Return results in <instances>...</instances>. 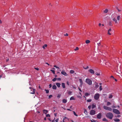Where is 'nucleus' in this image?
Returning a JSON list of instances; mask_svg holds the SVG:
<instances>
[{"label":"nucleus","instance_id":"1","mask_svg":"<svg viewBox=\"0 0 122 122\" xmlns=\"http://www.w3.org/2000/svg\"><path fill=\"white\" fill-rule=\"evenodd\" d=\"M106 115L107 118L110 119H112L113 116V114L112 113L110 112L107 113L106 114Z\"/></svg>","mask_w":122,"mask_h":122},{"label":"nucleus","instance_id":"2","mask_svg":"<svg viewBox=\"0 0 122 122\" xmlns=\"http://www.w3.org/2000/svg\"><path fill=\"white\" fill-rule=\"evenodd\" d=\"M86 82L89 85L92 84V80L89 78H86Z\"/></svg>","mask_w":122,"mask_h":122},{"label":"nucleus","instance_id":"3","mask_svg":"<svg viewBox=\"0 0 122 122\" xmlns=\"http://www.w3.org/2000/svg\"><path fill=\"white\" fill-rule=\"evenodd\" d=\"M103 108L105 110H107L110 111H111L112 110V109L111 107L106 106H104Z\"/></svg>","mask_w":122,"mask_h":122},{"label":"nucleus","instance_id":"4","mask_svg":"<svg viewBox=\"0 0 122 122\" xmlns=\"http://www.w3.org/2000/svg\"><path fill=\"white\" fill-rule=\"evenodd\" d=\"M100 97V94L98 93H96L94 96V98L95 100H98L99 98Z\"/></svg>","mask_w":122,"mask_h":122},{"label":"nucleus","instance_id":"5","mask_svg":"<svg viewBox=\"0 0 122 122\" xmlns=\"http://www.w3.org/2000/svg\"><path fill=\"white\" fill-rule=\"evenodd\" d=\"M113 112L116 114H120L119 111L117 109H113L112 110Z\"/></svg>","mask_w":122,"mask_h":122},{"label":"nucleus","instance_id":"6","mask_svg":"<svg viewBox=\"0 0 122 122\" xmlns=\"http://www.w3.org/2000/svg\"><path fill=\"white\" fill-rule=\"evenodd\" d=\"M61 73L62 74L65 76H67L68 75L67 73L64 70H62L61 72Z\"/></svg>","mask_w":122,"mask_h":122},{"label":"nucleus","instance_id":"7","mask_svg":"<svg viewBox=\"0 0 122 122\" xmlns=\"http://www.w3.org/2000/svg\"><path fill=\"white\" fill-rule=\"evenodd\" d=\"M29 88L31 89V91H32V90H33V91L32 92H31L30 93L31 94H34L35 93V89H34L32 88L31 87H30Z\"/></svg>","mask_w":122,"mask_h":122},{"label":"nucleus","instance_id":"8","mask_svg":"<svg viewBox=\"0 0 122 122\" xmlns=\"http://www.w3.org/2000/svg\"><path fill=\"white\" fill-rule=\"evenodd\" d=\"M102 117L101 113H99L97 115V117L98 119H100Z\"/></svg>","mask_w":122,"mask_h":122},{"label":"nucleus","instance_id":"9","mask_svg":"<svg viewBox=\"0 0 122 122\" xmlns=\"http://www.w3.org/2000/svg\"><path fill=\"white\" fill-rule=\"evenodd\" d=\"M95 113V111L94 110H92L90 112V114L91 115H94Z\"/></svg>","mask_w":122,"mask_h":122},{"label":"nucleus","instance_id":"10","mask_svg":"<svg viewBox=\"0 0 122 122\" xmlns=\"http://www.w3.org/2000/svg\"><path fill=\"white\" fill-rule=\"evenodd\" d=\"M88 71L92 74H94L95 73V72L93 70L91 69H90Z\"/></svg>","mask_w":122,"mask_h":122},{"label":"nucleus","instance_id":"11","mask_svg":"<svg viewBox=\"0 0 122 122\" xmlns=\"http://www.w3.org/2000/svg\"><path fill=\"white\" fill-rule=\"evenodd\" d=\"M79 81L80 82V86L81 87L82 86V84H83V82H82V80L81 79H79Z\"/></svg>","mask_w":122,"mask_h":122},{"label":"nucleus","instance_id":"12","mask_svg":"<svg viewBox=\"0 0 122 122\" xmlns=\"http://www.w3.org/2000/svg\"><path fill=\"white\" fill-rule=\"evenodd\" d=\"M112 31H108L107 34L109 35H112L113 34V33Z\"/></svg>","mask_w":122,"mask_h":122},{"label":"nucleus","instance_id":"13","mask_svg":"<svg viewBox=\"0 0 122 122\" xmlns=\"http://www.w3.org/2000/svg\"><path fill=\"white\" fill-rule=\"evenodd\" d=\"M108 24L110 26H112V21H109L108 23Z\"/></svg>","mask_w":122,"mask_h":122},{"label":"nucleus","instance_id":"14","mask_svg":"<svg viewBox=\"0 0 122 122\" xmlns=\"http://www.w3.org/2000/svg\"><path fill=\"white\" fill-rule=\"evenodd\" d=\"M67 100L66 99H64L62 100V102L64 103H66L67 102Z\"/></svg>","mask_w":122,"mask_h":122},{"label":"nucleus","instance_id":"15","mask_svg":"<svg viewBox=\"0 0 122 122\" xmlns=\"http://www.w3.org/2000/svg\"><path fill=\"white\" fill-rule=\"evenodd\" d=\"M92 109H94L95 107H96V105L95 104H92Z\"/></svg>","mask_w":122,"mask_h":122},{"label":"nucleus","instance_id":"16","mask_svg":"<svg viewBox=\"0 0 122 122\" xmlns=\"http://www.w3.org/2000/svg\"><path fill=\"white\" fill-rule=\"evenodd\" d=\"M114 120L115 122H118L120 121L119 119L117 118L114 119Z\"/></svg>","mask_w":122,"mask_h":122},{"label":"nucleus","instance_id":"17","mask_svg":"<svg viewBox=\"0 0 122 122\" xmlns=\"http://www.w3.org/2000/svg\"><path fill=\"white\" fill-rule=\"evenodd\" d=\"M56 85L58 87H60L61 84L60 83H56Z\"/></svg>","mask_w":122,"mask_h":122},{"label":"nucleus","instance_id":"18","mask_svg":"<svg viewBox=\"0 0 122 122\" xmlns=\"http://www.w3.org/2000/svg\"><path fill=\"white\" fill-rule=\"evenodd\" d=\"M108 10L107 9H106L103 12L104 13H107L108 12Z\"/></svg>","mask_w":122,"mask_h":122},{"label":"nucleus","instance_id":"19","mask_svg":"<svg viewBox=\"0 0 122 122\" xmlns=\"http://www.w3.org/2000/svg\"><path fill=\"white\" fill-rule=\"evenodd\" d=\"M61 86L63 88H65V84L64 83H61Z\"/></svg>","mask_w":122,"mask_h":122},{"label":"nucleus","instance_id":"20","mask_svg":"<svg viewBox=\"0 0 122 122\" xmlns=\"http://www.w3.org/2000/svg\"><path fill=\"white\" fill-rule=\"evenodd\" d=\"M52 88L53 89H56V86L55 85H54L52 86Z\"/></svg>","mask_w":122,"mask_h":122},{"label":"nucleus","instance_id":"21","mask_svg":"<svg viewBox=\"0 0 122 122\" xmlns=\"http://www.w3.org/2000/svg\"><path fill=\"white\" fill-rule=\"evenodd\" d=\"M90 95V93H86L85 94V96L87 97L88 96H89Z\"/></svg>","mask_w":122,"mask_h":122},{"label":"nucleus","instance_id":"22","mask_svg":"<svg viewBox=\"0 0 122 122\" xmlns=\"http://www.w3.org/2000/svg\"><path fill=\"white\" fill-rule=\"evenodd\" d=\"M43 111L44 113L46 114L48 112V111L47 110L44 109L43 110Z\"/></svg>","mask_w":122,"mask_h":122},{"label":"nucleus","instance_id":"23","mask_svg":"<svg viewBox=\"0 0 122 122\" xmlns=\"http://www.w3.org/2000/svg\"><path fill=\"white\" fill-rule=\"evenodd\" d=\"M111 103L110 102H107V106H108L110 105H111Z\"/></svg>","mask_w":122,"mask_h":122},{"label":"nucleus","instance_id":"24","mask_svg":"<svg viewBox=\"0 0 122 122\" xmlns=\"http://www.w3.org/2000/svg\"><path fill=\"white\" fill-rule=\"evenodd\" d=\"M47 45L46 44H45L42 47L44 49H45V47H47Z\"/></svg>","mask_w":122,"mask_h":122},{"label":"nucleus","instance_id":"25","mask_svg":"<svg viewBox=\"0 0 122 122\" xmlns=\"http://www.w3.org/2000/svg\"><path fill=\"white\" fill-rule=\"evenodd\" d=\"M74 72V71L72 70H71L70 71V73L71 74H73Z\"/></svg>","mask_w":122,"mask_h":122},{"label":"nucleus","instance_id":"26","mask_svg":"<svg viewBox=\"0 0 122 122\" xmlns=\"http://www.w3.org/2000/svg\"><path fill=\"white\" fill-rule=\"evenodd\" d=\"M113 21H114L115 22V23H117V19H115V18H114L113 19Z\"/></svg>","mask_w":122,"mask_h":122},{"label":"nucleus","instance_id":"27","mask_svg":"<svg viewBox=\"0 0 122 122\" xmlns=\"http://www.w3.org/2000/svg\"><path fill=\"white\" fill-rule=\"evenodd\" d=\"M90 42V41L89 40H87L86 41V43L87 44L89 43Z\"/></svg>","mask_w":122,"mask_h":122},{"label":"nucleus","instance_id":"28","mask_svg":"<svg viewBox=\"0 0 122 122\" xmlns=\"http://www.w3.org/2000/svg\"><path fill=\"white\" fill-rule=\"evenodd\" d=\"M75 99L74 98V97H71L70 98V100H74Z\"/></svg>","mask_w":122,"mask_h":122},{"label":"nucleus","instance_id":"29","mask_svg":"<svg viewBox=\"0 0 122 122\" xmlns=\"http://www.w3.org/2000/svg\"><path fill=\"white\" fill-rule=\"evenodd\" d=\"M112 97H113L112 95V94H110L109 95V98H112Z\"/></svg>","mask_w":122,"mask_h":122},{"label":"nucleus","instance_id":"30","mask_svg":"<svg viewBox=\"0 0 122 122\" xmlns=\"http://www.w3.org/2000/svg\"><path fill=\"white\" fill-rule=\"evenodd\" d=\"M72 92L71 91H69L68 92V93L70 95H71Z\"/></svg>","mask_w":122,"mask_h":122},{"label":"nucleus","instance_id":"31","mask_svg":"<svg viewBox=\"0 0 122 122\" xmlns=\"http://www.w3.org/2000/svg\"><path fill=\"white\" fill-rule=\"evenodd\" d=\"M120 16L118 15L117 17V20H119L120 19Z\"/></svg>","mask_w":122,"mask_h":122},{"label":"nucleus","instance_id":"32","mask_svg":"<svg viewBox=\"0 0 122 122\" xmlns=\"http://www.w3.org/2000/svg\"><path fill=\"white\" fill-rule=\"evenodd\" d=\"M99 89L100 90V91H101L102 90V86H100L99 87Z\"/></svg>","mask_w":122,"mask_h":122},{"label":"nucleus","instance_id":"33","mask_svg":"<svg viewBox=\"0 0 122 122\" xmlns=\"http://www.w3.org/2000/svg\"><path fill=\"white\" fill-rule=\"evenodd\" d=\"M45 90L46 92V93H49V91L48 90L45 89Z\"/></svg>","mask_w":122,"mask_h":122},{"label":"nucleus","instance_id":"34","mask_svg":"<svg viewBox=\"0 0 122 122\" xmlns=\"http://www.w3.org/2000/svg\"><path fill=\"white\" fill-rule=\"evenodd\" d=\"M51 71L54 74H55V71L54 70H51Z\"/></svg>","mask_w":122,"mask_h":122},{"label":"nucleus","instance_id":"35","mask_svg":"<svg viewBox=\"0 0 122 122\" xmlns=\"http://www.w3.org/2000/svg\"><path fill=\"white\" fill-rule=\"evenodd\" d=\"M92 101V100L91 99H88L87 100V101L88 102H91Z\"/></svg>","mask_w":122,"mask_h":122},{"label":"nucleus","instance_id":"36","mask_svg":"<svg viewBox=\"0 0 122 122\" xmlns=\"http://www.w3.org/2000/svg\"><path fill=\"white\" fill-rule=\"evenodd\" d=\"M103 121H106L107 120L106 119V118H104L103 119Z\"/></svg>","mask_w":122,"mask_h":122},{"label":"nucleus","instance_id":"37","mask_svg":"<svg viewBox=\"0 0 122 122\" xmlns=\"http://www.w3.org/2000/svg\"><path fill=\"white\" fill-rule=\"evenodd\" d=\"M83 68L85 69H88V68H89V67L88 66H86V67H83Z\"/></svg>","mask_w":122,"mask_h":122},{"label":"nucleus","instance_id":"38","mask_svg":"<svg viewBox=\"0 0 122 122\" xmlns=\"http://www.w3.org/2000/svg\"><path fill=\"white\" fill-rule=\"evenodd\" d=\"M73 113H74V115H75V116H77V115L76 114V113L74 111H73Z\"/></svg>","mask_w":122,"mask_h":122},{"label":"nucleus","instance_id":"39","mask_svg":"<svg viewBox=\"0 0 122 122\" xmlns=\"http://www.w3.org/2000/svg\"><path fill=\"white\" fill-rule=\"evenodd\" d=\"M46 117H50V116L49 114H48L46 115Z\"/></svg>","mask_w":122,"mask_h":122},{"label":"nucleus","instance_id":"40","mask_svg":"<svg viewBox=\"0 0 122 122\" xmlns=\"http://www.w3.org/2000/svg\"><path fill=\"white\" fill-rule=\"evenodd\" d=\"M52 97V95H50L49 96V97L48 98L49 99H50L51 97Z\"/></svg>","mask_w":122,"mask_h":122},{"label":"nucleus","instance_id":"41","mask_svg":"<svg viewBox=\"0 0 122 122\" xmlns=\"http://www.w3.org/2000/svg\"><path fill=\"white\" fill-rule=\"evenodd\" d=\"M56 78H55L53 79L52 81H55L56 80Z\"/></svg>","mask_w":122,"mask_h":122},{"label":"nucleus","instance_id":"42","mask_svg":"<svg viewBox=\"0 0 122 122\" xmlns=\"http://www.w3.org/2000/svg\"><path fill=\"white\" fill-rule=\"evenodd\" d=\"M54 67H56V68H57V69H59V67H58L57 66H56V65H54Z\"/></svg>","mask_w":122,"mask_h":122},{"label":"nucleus","instance_id":"43","mask_svg":"<svg viewBox=\"0 0 122 122\" xmlns=\"http://www.w3.org/2000/svg\"><path fill=\"white\" fill-rule=\"evenodd\" d=\"M79 49V48L78 47H76L75 49H74V50L75 51L78 50Z\"/></svg>","mask_w":122,"mask_h":122},{"label":"nucleus","instance_id":"44","mask_svg":"<svg viewBox=\"0 0 122 122\" xmlns=\"http://www.w3.org/2000/svg\"><path fill=\"white\" fill-rule=\"evenodd\" d=\"M91 107H92L91 106L89 105V106H88V109H89L90 110L91 108Z\"/></svg>","mask_w":122,"mask_h":122},{"label":"nucleus","instance_id":"45","mask_svg":"<svg viewBox=\"0 0 122 122\" xmlns=\"http://www.w3.org/2000/svg\"><path fill=\"white\" fill-rule=\"evenodd\" d=\"M95 74L96 75L98 76H99L100 75V74L99 73H98L97 72L95 73Z\"/></svg>","mask_w":122,"mask_h":122},{"label":"nucleus","instance_id":"46","mask_svg":"<svg viewBox=\"0 0 122 122\" xmlns=\"http://www.w3.org/2000/svg\"><path fill=\"white\" fill-rule=\"evenodd\" d=\"M121 116L120 115H118L117 116H116V117H121Z\"/></svg>","mask_w":122,"mask_h":122},{"label":"nucleus","instance_id":"47","mask_svg":"<svg viewBox=\"0 0 122 122\" xmlns=\"http://www.w3.org/2000/svg\"><path fill=\"white\" fill-rule=\"evenodd\" d=\"M64 118H63V122H65L64 121V120L65 119V118H66V117H64Z\"/></svg>","mask_w":122,"mask_h":122},{"label":"nucleus","instance_id":"48","mask_svg":"<svg viewBox=\"0 0 122 122\" xmlns=\"http://www.w3.org/2000/svg\"><path fill=\"white\" fill-rule=\"evenodd\" d=\"M61 96V95L60 94H58L57 96V97L59 98Z\"/></svg>","mask_w":122,"mask_h":122},{"label":"nucleus","instance_id":"49","mask_svg":"<svg viewBox=\"0 0 122 122\" xmlns=\"http://www.w3.org/2000/svg\"><path fill=\"white\" fill-rule=\"evenodd\" d=\"M57 80L58 81H61V79L60 78H57Z\"/></svg>","mask_w":122,"mask_h":122},{"label":"nucleus","instance_id":"50","mask_svg":"<svg viewBox=\"0 0 122 122\" xmlns=\"http://www.w3.org/2000/svg\"><path fill=\"white\" fill-rule=\"evenodd\" d=\"M87 111L86 110V109H85L84 110V113L85 114H86V113H87Z\"/></svg>","mask_w":122,"mask_h":122},{"label":"nucleus","instance_id":"51","mask_svg":"<svg viewBox=\"0 0 122 122\" xmlns=\"http://www.w3.org/2000/svg\"><path fill=\"white\" fill-rule=\"evenodd\" d=\"M59 118H57V119H56V120H55V121L56 122H58V120H59Z\"/></svg>","mask_w":122,"mask_h":122},{"label":"nucleus","instance_id":"52","mask_svg":"<svg viewBox=\"0 0 122 122\" xmlns=\"http://www.w3.org/2000/svg\"><path fill=\"white\" fill-rule=\"evenodd\" d=\"M68 34L67 33H66V34H64V35L65 36H68Z\"/></svg>","mask_w":122,"mask_h":122},{"label":"nucleus","instance_id":"53","mask_svg":"<svg viewBox=\"0 0 122 122\" xmlns=\"http://www.w3.org/2000/svg\"><path fill=\"white\" fill-rule=\"evenodd\" d=\"M93 120V121L92 120H91V122H96V121L94 120Z\"/></svg>","mask_w":122,"mask_h":122},{"label":"nucleus","instance_id":"54","mask_svg":"<svg viewBox=\"0 0 122 122\" xmlns=\"http://www.w3.org/2000/svg\"><path fill=\"white\" fill-rule=\"evenodd\" d=\"M34 68L35 69H36V70H39V68Z\"/></svg>","mask_w":122,"mask_h":122},{"label":"nucleus","instance_id":"55","mask_svg":"<svg viewBox=\"0 0 122 122\" xmlns=\"http://www.w3.org/2000/svg\"><path fill=\"white\" fill-rule=\"evenodd\" d=\"M49 88H51L52 86V85L51 84H50L49 85Z\"/></svg>","mask_w":122,"mask_h":122},{"label":"nucleus","instance_id":"56","mask_svg":"<svg viewBox=\"0 0 122 122\" xmlns=\"http://www.w3.org/2000/svg\"><path fill=\"white\" fill-rule=\"evenodd\" d=\"M112 107L113 108H116V106H112Z\"/></svg>","mask_w":122,"mask_h":122},{"label":"nucleus","instance_id":"57","mask_svg":"<svg viewBox=\"0 0 122 122\" xmlns=\"http://www.w3.org/2000/svg\"><path fill=\"white\" fill-rule=\"evenodd\" d=\"M102 25L100 23H99V26H100V27L101 26V25Z\"/></svg>","mask_w":122,"mask_h":122},{"label":"nucleus","instance_id":"58","mask_svg":"<svg viewBox=\"0 0 122 122\" xmlns=\"http://www.w3.org/2000/svg\"><path fill=\"white\" fill-rule=\"evenodd\" d=\"M78 89L81 92H82L81 90L80 89L79 87L78 88Z\"/></svg>","mask_w":122,"mask_h":122},{"label":"nucleus","instance_id":"59","mask_svg":"<svg viewBox=\"0 0 122 122\" xmlns=\"http://www.w3.org/2000/svg\"><path fill=\"white\" fill-rule=\"evenodd\" d=\"M67 84L68 85H69V83L68 82V81H67Z\"/></svg>","mask_w":122,"mask_h":122},{"label":"nucleus","instance_id":"60","mask_svg":"<svg viewBox=\"0 0 122 122\" xmlns=\"http://www.w3.org/2000/svg\"><path fill=\"white\" fill-rule=\"evenodd\" d=\"M97 45H98V46H99L101 45V43H98Z\"/></svg>","mask_w":122,"mask_h":122},{"label":"nucleus","instance_id":"61","mask_svg":"<svg viewBox=\"0 0 122 122\" xmlns=\"http://www.w3.org/2000/svg\"><path fill=\"white\" fill-rule=\"evenodd\" d=\"M67 110L69 111H71V110L69 109H67Z\"/></svg>","mask_w":122,"mask_h":122},{"label":"nucleus","instance_id":"62","mask_svg":"<svg viewBox=\"0 0 122 122\" xmlns=\"http://www.w3.org/2000/svg\"><path fill=\"white\" fill-rule=\"evenodd\" d=\"M117 9L118 10V11L119 12H120L121 11V10H119L118 9Z\"/></svg>","mask_w":122,"mask_h":122},{"label":"nucleus","instance_id":"63","mask_svg":"<svg viewBox=\"0 0 122 122\" xmlns=\"http://www.w3.org/2000/svg\"><path fill=\"white\" fill-rule=\"evenodd\" d=\"M96 87H98L99 86V85H96Z\"/></svg>","mask_w":122,"mask_h":122},{"label":"nucleus","instance_id":"64","mask_svg":"<svg viewBox=\"0 0 122 122\" xmlns=\"http://www.w3.org/2000/svg\"><path fill=\"white\" fill-rule=\"evenodd\" d=\"M2 23V22L1 20H0V24H1Z\"/></svg>","mask_w":122,"mask_h":122}]
</instances>
